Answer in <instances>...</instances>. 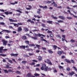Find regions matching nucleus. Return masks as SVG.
Segmentation results:
<instances>
[{"label":"nucleus","instance_id":"obj_40","mask_svg":"<svg viewBox=\"0 0 77 77\" xmlns=\"http://www.w3.org/2000/svg\"><path fill=\"white\" fill-rule=\"evenodd\" d=\"M8 59V61H9V62H10V63H13V62H12V60H9V59Z\"/></svg>","mask_w":77,"mask_h":77},{"label":"nucleus","instance_id":"obj_19","mask_svg":"<svg viewBox=\"0 0 77 77\" xmlns=\"http://www.w3.org/2000/svg\"><path fill=\"white\" fill-rule=\"evenodd\" d=\"M3 71H4V72L6 74H8V73L9 72H8V71L6 69H3Z\"/></svg>","mask_w":77,"mask_h":77},{"label":"nucleus","instance_id":"obj_59","mask_svg":"<svg viewBox=\"0 0 77 77\" xmlns=\"http://www.w3.org/2000/svg\"><path fill=\"white\" fill-rule=\"evenodd\" d=\"M17 24H18V25H23V23H17Z\"/></svg>","mask_w":77,"mask_h":77},{"label":"nucleus","instance_id":"obj_23","mask_svg":"<svg viewBox=\"0 0 77 77\" xmlns=\"http://www.w3.org/2000/svg\"><path fill=\"white\" fill-rule=\"evenodd\" d=\"M32 39H33L34 40H38V38L36 37H32Z\"/></svg>","mask_w":77,"mask_h":77},{"label":"nucleus","instance_id":"obj_21","mask_svg":"<svg viewBox=\"0 0 77 77\" xmlns=\"http://www.w3.org/2000/svg\"><path fill=\"white\" fill-rule=\"evenodd\" d=\"M22 39H27V37L26 35H24L22 36Z\"/></svg>","mask_w":77,"mask_h":77},{"label":"nucleus","instance_id":"obj_63","mask_svg":"<svg viewBox=\"0 0 77 77\" xmlns=\"http://www.w3.org/2000/svg\"><path fill=\"white\" fill-rule=\"evenodd\" d=\"M5 38H6V39H8V38H10V37H9V36H6L5 37Z\"/></svg>","mask_w":77,"mask_h":77},{"label":"nucleus","instance_id":"obj_64","mask_svg":"<svg viewBox=\"0 0 77 77\" xmlns=\"http://www.w3.org/2000/svg\"><path fill=\"white\" fill-rule=\"evenodd\" d=\"M30 21H31V20H30V19H29V20H28L27 21V22H30Z\"/></svg>","mask_w":77,"mask_h":77},{"label":"nucleus","instance_id":"obj_22","mask_svg":"<svg viewBox=\"0 0 77 77\" xmlns=\"http://www.w3.org/2000/svg\"><path fill=\"white\" fill-rule=\"evenodd\" d=\"M36 47L38 48V49H40V47H41V46L38 45H35Z\"/></svg>","mask_w":77,"mask_h":77},{"label":"nucleus","instance_id":"obj_17","mask_svg":"<svg viewBox=\"0 0 77 77\" xmlns=\"http://www.w3.org/2000/svg\"><path fill=\"white\" fill-rule=\"evenodd\" d=\"M20 47L21 48H22L23 49H25V48H26V46H20Z\"/></svg>","mask_w":77,"mask_h":77},{"label":"nucleus","instance_id":"obj_20","mask_svg":"<svg viewBox=\"0 0 77 77\" xmlns=\"http://www.w3.org/2000/svg\"><path fill=\"white\" fill-rule=\"evenodd\" d=\"M38 36L39 37H40V36H44V37H45V35H43V34H41L40 33H38Z\"/></svg>","mask_w":77,"mask_h":77},{"label":"nucleus","instance_id":"obj_44","mask_svg":"<svg viewBox=\"0 0 77 77\" xmlns=\"http://www.w3.org/2000/svg\"><path fill=\"white\" fill-rule=\"evenodd\" d=\"M18 55V54H14V57H17V56Z\"/></svg>","mask_w":77,"mask_h":77},{"label":"nucleus","instance_id":"obj_60","mask_svg":"<svg viewBox=\"0 0 77 77\" xmlns=\"http://www.w3.org/2000/svg\"><path fill=\"white\" fill-rule=\"evenodd\" d=\"M40 51L39 50H37L36 51V53H39Z\"/></svg>","mask_w":77,"mask_h":77},{"label":"nucleus","instance_id":"obj_14","mask_svg":"<svg viewBox=\"0 0 77 77\" xmlns=\"http://www.w3.org/2000/svg\"><path fill=\"white\" fill-rule=\"evenodd\" d=\"M23 30L24 31H25L26 32H28V31L29 30V29H28V28L26 27L24 28Z\"/></svg>","mask_w":77,"mask_h":77},{"label":"nucleus","instance_id":"obj_10","mask_svg":"<svg viewBox=\"0 0 77 77\" xmlns=\"http://www.w3.org/2000/svg\"><path fill=\"white\" fill-rule=\"evenodd\" d=\"M63 53V51H58L57 52V53L58 54H59V55H61Z\"/></svg>","mask_w":77,"mask_h":77},{"label":"nucleus","instance_id":"obj_12","mask_svg":"<svg viewBox=\"0 0 77 77\" xmlns=\"http://www.w3.org/2000/svg\"><path fill=\"white\" fill-rule=\"evenodd\" d=\"M18 32H21L22 31V28H21V27H18L17 30Z\"/></svg>","mask_w":77,"mask_h":77},{"label":"nucleus","instance_id":"obj_51","mask_svg":"<svg viewBox=\"0 0 77 77\" xmlns=\"http://www.w3.org/2000/svg\"><path fill=\"white\" fill-rule=\"evenodd\" d=\"M47 3H48V4H49V3H51V2L50 1H48L46 2Z\"/></svg>","mask_w":77,"mask_h":77},{"label":"nucleus","instance_id":"obj_24","mask_svg":"<svg viewBox=\"0 0 77 77\" xmlns=\"http://www.w3.org/2000/svg\"><path fill=\"white\" fill-rule=\"evenodd\" d=\"M70 42H71V43H73V42H75V40H74L73 39H71L70 41Z\"/></svg>","mask_w":77,"mask_h":77},{"label":"nucleus","instance_id":"obj_48","mask_svg":"<svg viewBox=\"0 0 77 77\" xmlns=\"http://www.w3.org/2000/svg\"><path fill=\"white\" fill-rule=\"evenodd\" d=\"M73 69H74L75 71H77V69L75 67L73 66Z\"/></svg>","mask_w":77,"mask_h":77},{"label":"nucleus","instance_id":"obj_42","mask_svg":"<svg viewBox=\"0 0 77 77\" xmlns=\"http://www.w3.org/2000/svg\"><path fill=\"white\" fill-rule=\"evenodd\" d=\"M16 11L17 12H20V13H22V12L20 11L19 10H17Z\"/></svg>","mask_w":77,"mask_h":77},{"label":"nucleus","instance_id":"obj_38","mask_svg":"<svg viewBox=\"0 0 77 77\" xmlns=\"http://www.w3.org/2000/svg\"><path fill=\"white\" fill-rule=\"evenodd\" d=\"M16 73H17V74H21V72L18 71H17L16 72Z\"/></svg>","mask_w":77,"mask_h":77},{"label":"nucleus","instance_id":"obj_55","mask_svg":"<svg viewBox=\"0 0 77 77\" xmlns=\"http://www.w3.org/2000/svg\"><path fill=\"white\" fill-rule=\"evenodd\" d=\"M43 9H47V6H45V7H43Z\"/></svg>","mask_w":77,"mask_h":77},{"label":"nucleus","instance_id":"obj_49","mask_svg":"<svg viewBox=\"0 0 77 77\" xmlns=\"http://www.w3.org/2000/svg\"><path fill=\"white\" fill-rule=\"evenodd\" d=\"M63 67L61 66H59V68L60 69H61V68H63Z\"/></svg>","mask_w":77,"mask_h":77},{"label":"nucleus","instance_id":"obj_11","mask_svg":"<svg viewBox=\"0 0 77 77\" xmlns=\"http://www.w3.org/2000/svg\"><path fill=\"white\" fill-rule=\"evenodd\" d=\"M42 60V57L41 56H38V60L39 61H41Z\"/></svg>","mask_w":77,"mask_h":77},{"label":"nucleus","instance_id":"obj_8","mask_svg":"<svg viewBox=\"0 0 77 77\" xmlns=\"http://www.w3.org/2000/svg\"><path fill=\"white\" fill-rule=\"evenodd\" d=\"M8 20L10 22H17V20H13L12 19L9 18Z\"/></svg>","mask_w":77,"mask_h":77},{"label":"nucleus","instance_id":"obj_53","mask_svg":"<svg viewBox=\"0 0 77 77\" xmlns=\"http://www.w3.org/2000/svg\"><path fill=\"white\" fill-rule=\"evenodd\" d=\"M66 69L67 71H70V68H67Z\"/></svg>","mask_w":77,"mask_h":77},{"label":"nucleus","instance_id":"obj_30","mask_svg":"<svg viewBox=\"0 0 77 77\" xmlns=\"http://www.w3.org/2000/svg\"><path fill=\"white\" fill-rule=\"evenodd\" d=\"M5 14H6V15H9V11H5Z\"/></svg>","mask_w":77,"mask_h":77},{"label":"nucleus","instance_id":"obj_33","mask_svg":"<svg viewBox=\"0 0 77 77\" xmlns=\"http://www.w3.org/2000/svg\"><path fill=\"white\" fill-rule=\"evenodd\" d=\"M48 52L49 53H53V51H51L50 50H48Z\"/></svg>","mask_w":77,"mask_h":77},{"label":"nucleus","instance_id":"obj_34","mask_svg":"<svg viewBox=\"0 0 77 77\" xmlns=\"http://www.w3.org/2000/svg\"><path fill=\"white\" fill-rule=\"evenodd\" d=\"M57 38H59L60 39H61V38H62V37L60 35H57Z\"/></svg>","mask_w":77,"mask_h":77},{"label":"nucleus","instance_id":"obj_31","mask_svg":"<svg viewBox=\"0 0 77 77\" xmlns=\"http://www.w3.org/2000/svg\"><path fill=\"white\" fill-rule=\"evenodd\" d=\"M25 43L26 44H28V45H29V41H25Z\"/></svg>","mask_w":77,"mask_h":77},{"label":"nucleus","instance_id":"obj_3","mask_svg":"<svg viewBox=\"0 0 77 77\" xmlns=\"http://www.w3.org/2000/svg\"><path fill=\"white\" fill-rule=\"evenodd\" d=\"M44 70L45 71H47V70L50 71L51 70V69L50 68H48V67H46L44 69Z\"/></svg>","mask_w":77,"mask_h":77},{"label":"nucleus","instance_id":"obj_28","mask_svg":"<svg viewBox=\"0 0 77 77\" xmlns=\"http://www.w3.org/2000/svg\"><path fill=\"white\" fill-rule=\"evenodd\" d=\"M55 3L54 2L53 3H52V4H54V6L55 7H57V4H55Z\"/></svg>","mask_w":77,"mask_h":77},{"label":"nucleus","instance_id":"obj_41","mask_svg":"<svg viewBox=\"0 0 77 77\" xmlns=\"http://www.w3.org/2000/svg\"><path fill=\"white\" fill-rule=\"evenodd\" d=\"M0 24L1 25H5V23L3 22H0Z\"/></svg>","mask_w":77,"mask_h":77},{"label":"nucleus","instance_id":"obj_39","mask_svg":"<svg viewBox=\"0 0 77 77\" xmlns=\"http://www.w3.org/2000/svg\"><path fill=\"white\" fill-rule=\"evenodd\" d=\"M58 23H63V20H60L57 21Z\"/></svg>","mask_w":77,"mask_h":77},{"label":"nucleus","instance_id":"obj_57","mask_svg":"<svg viewBox=\"0 0 77 77\" xmlns=\"http://www.w3.org/2000/svg\"><path fill=\"white\" fill-rule=\"evenodd\" d=\"M12 12H9V11H8V14H12Z\"/></svg>","mask_w":77,"mask_h":77},{"label":"nucleus","instance_id":"obj_4","mask_svg":"<svg viewBox=\"0 0 77 77\" xmlns=\"http://www.w3.org/2000/svg\"><path fill=\"white\" fill-rule=\"evenodd\" d=\"M46 61H47V63H48L49 65H52V63L51 62V61L50 60L47 59Z\"/></svg>","mask_w":77,"mask_h":77},{"label":"nucleus","instance_id":"obj_45","mask_svg":"<svg viewBox=\"0 0 77 77\" xmlns=\"http://www.w3.org/2000/svg\"><path fill=\"white\" fill-rule=\"evenodd\" d=\"M47 33H52V32L48 30Z\"/></svg>","mask_w":77,"mask_h":77},{"label":"nucleus","instance_id":"obj_47","mask_svg":"<svg viewBox=\"0 0 77 77\" xmlns=\"http://www.w3.org/2000/svg\"><path fill=\"white\" fill-rule=\"evenodd\" d=\"M32 32H37V31H38V30L37 29H35V30H32Z\"/></svg>","mask_w":77,"mask_h":77},{"label":"nucleus","instance_id":"obj_56","mask_svg":"<svg viewBox=\"0 0 77 77\" xmlns=\"http://www.w3.org/2000/svg\"><path fill=\"white\" fill-rule=\"evenodd\" d=\"M62 37L63 38H64V39H65V35H63L62 36Z\"/></svg>","mask_w":77,"mask_h":77},{"label":"nucleus","instance_id":"obj_1","mask_svg":"<svg viewBox=\"0 0 77 77\" xmlns=\"http://www.w3.org/2000/svg\"><path fill=\"white\" fill-rule=\"evenodd\" d=\"M2 42L3 43V45H5V46H6L7 45V43H8V41H6L4 39L2 40Z\"/></svg>","mask_w":77,"mask_h":77},{"label":"nucleus","instance_id":"obj_27","mask_svg":"<svg viewBox=\"0 0 77 77\" xmlns=\"http://www.w3.org/2000/svg\"><path fill=\"white\" fill-rule=\"evenodd\" d=\"M26 63H27V61H23L21 62V63L23 64H26Z\"/></svg>","mask_w":77,"mask_h":77},{"label":"nucleus","instance_id":"obj_62","mask_svg":"<svg viewBox=\"0 0 77 77\" xmlns=\"http://www.w3.org/2000/svg\"><path fill=\"white\" fill-rule=\"evenodd\" d=\"M11 56H14V54L12 53L11 54H10Z\"/></svg>","mask_w":77,"mask_h":77},{"label":"nucleus","instance_id":"obj_15","mask_svg":"<svg viewBox=\"0 0 77 77\" xmlns=\"http://www.w3.org/2000/svg\"><path fill=\"white\" fill-rule=\"evenodd\" d=\"M32 76V75L30 73H29L26 75V77H31Z\"/></svg>","mask_w":77,"mask_h":77},{"label":"nucleus","instance_id":"obj_61","mask_svg":"<svg viewBox=\"0 0 77 77\" xmlns=\"http://www.w3.org/2000/svg\"><path fill=\"white\" fill-rule=\"evenodd\" d=\"M32 61L33 62H38V61L35 60H32Z\"/></svg>","mask_w":77,"mask_h":77},{"label":"nucleus","instance_id":"obj_25","mask_svg":"<svg viewBox=\"0 0 77 77\" xmlns=\"http://www.w3.org/2000/svg\"><path fill=\"white\" fill-rule=\"evenodd\" d=\"M29 47H34V46H35V44H29Z\"/></svg>","mask_w":77,"mask_h":77},{"label":"nucleus","instance_id":"obj_35","mask_svg":"<svg viewBox=\"0 0 77 77\" xmlns=\"http://www.w3.org/2000/svg\"><path fill=\"white\" fill-rule=\"evenodd\" d=\"M11 24H14V26H16L17 25V24L16 23H10Z\"/></svg>","mask_w":77,"mask_h":77},{"label":"nucleus","instance_id":"obj_6","mask_svg":"<svg viewBox=\"0 0 77 77\" xmlns=\"http://www.w3.org/2000/svg\"><path fill=\"white\" fill-rule=\"evenodd\" d=\"M67 12H68L69 13V14H70L71 15H73V17H75V18H77V17L75 16H74V15L71 13V11H70V10H68Z\"/></svg>","mask_w":77,"mask_h":77},{"label":"nucleus","instance_id":"obj_50","mask_svg":"<svg viewBox=\"0 0 77 77\" xmlns=\"http://www.w3.org/2000/svg\"><path fill=\"white\" fill-rule=\"evenodd\" d=\"M2 56H3V57H5V56H6V54H2Z\"/></svg>","mask_w":77,"mask_h":77},{"label":"nucleus","instance_id":"obj_37","mask_svg":"<svg viewBox=\"0 0 77 77\" xmlns=\"http://www.w3.org/2000/svg\"><path fill=\"white\" fill-rule=\"evenodd\" d=\"M8 72H14V71L10 69L8 70Z\"/></svg>","mask_w":77,"mask_h":77},{"label":"nucleus","instance_id":"obj_18","mask_svg":"<svg viewBox=\"0 0 77 77\" xmlns=\"http://www.w3.org/2000/svg\"><path fill=\"white\" fill-rule=\"evenodd\" d=\"M65 60L66 62H67V63H71V61H70V60H68L66 59H65Z\"/></svg>","mask_w":77,"mask_h":77},{"label":"nucleus","instance_id":"obj_9","mask_svg":"<svg viewBox=\"0 0 77 77\" xmlns=\"http://www.w3.org/2000/svg\"><path fill=\"white\" fill-rule=\"evenodd\" d=\"M59 18H60V19H62V20H65V18L64 17H63V16H59L58 17Z\"/></svg>","mask_w":77,"mask_h":77},{"label":"nucleus","instance_id":"obj_43","mask_svg":"<svg viewBox=\"0 0 77 77\" xmlns=\"http://www.w3.org/2000/svg\"><path fill=\"white\" fill-rule=\"evenodd\" d=\"M30 65H35V62L32 63H30Z\"/></svg>","mask_w":77,"mask_h":77},{"label":"nucleus","instance_id":"obj_7","mask_svg":"<svg viewBox=\"0 0 77 77\" xmlns=\"http://www.w3.org/2000/svg\"><path fill=\"white\" fill-rule=\"evenodd\" d=\"M3 48H4V47L3 46L0 47V53H3V51H2L3 50Z\"/></svg>","mask_w":77,"mask_h":77},{"label":"nucleus","instance_id":"obj_54","mask_svg":"<svg viewBox=\"0 0 77 77\" xmlns=\"http://www.w3.org/2000/svg\"><path fill=\"white\" fill-rule=\"evenodd\" d=\"M6 66L5 67V68H8L9 67V66L8 65H6Z\"/></svg>","mask_w":77,"mask_h":77},{"label":"nucleus","instance_id":"obj_26","mask_svg":"<svg viewBox=\"0 0 77 77\" xmlns=\"http://www.w3.org/2000/svg\"><path fill=\"white\" fill-rule=\"evenodd\" d=\"M53 48L54 50H56V48H57V46L54 45L53 46Z\"/></svg>","mask_w":77,"mask_h":77},{"label":"nucleus","instance_id":"obj_52","mask_svg":"<svg viewBox=\"0 0 77 77\" xmlns=\"http://www.w3.org/2000/svg\"><path fill=\"white\" fill-rule=\"evenodd\" d=\"M42 48L43 50H46V48H45L42 47Z\"/></svg>","mask_w":77,"mask_h":77},{"label":"nucleus","instance_id":"obj_36","mask_svg":"<svg viewBox=\"0 0 77 77\" xmlns=\"http://www.w3.org/2000/svg\"><path fill=\"white\" fill-rule=\"evenodd\" d=\"M66 18H67V19H68V20H71L72 19V17H66Z\"/></svg>","mask_w":77,"mask_h":77},{"label":"nucleus","instance_id":"obj_46","mask_svg":"<svg viewBox=\"0 0 77 77\" xmlns=\"http://www.w3.org/2000/svg\"><path fill=\"white\" fill-rule=\"evenodd\" d=\"M42 26L43 27H46L45 26V25L44 24H42Z\"/></svg>","mask_w":77,"mask_h":77},{"label":"nucleus","instance_id":"obj_58","mask_svg":"<svg viewBox=\"0 0 77 77\" xmlns=\"http://www.w3.org/2000/svg\"><path fill=\"white\" fill-rule=\"evenodd\" d=\"M12 60L15 63H17V62L15 61L14 59H12Z\"/></svg>","mask_w":77,"mask_h":77},{"label":"nucleus","instance_id":"obj_32","mask_svg":"<svg viewBox=\"0 0 77 77\" xmlns=\"http://www.w3.org/2000/svg\"><path fill=\"white\" fill-rule=\"evenodd\" d=\"M35 76V77H37V76H39V74H38V73H35L34 74Z\"/></svg>","mask_w":77,"mask_h":77},{"label":"nucleus","instance_id":"obj_29","mask_svg":"<svg viewBox=\"0 0 77 77\" xmlns=\"http://www.w3.org/2000/svg\"><path fill=\"white\" fill-rule=\"evenodd\" d=\"M47 23H48L49 24H52V23L53 22V21H47Z\"/></svg>","mask_w":77,"mask_h":77},{"label":"nucleus","instance_id":"obj_2","mask_svg":"<svg viewBox=\"0 0 77 77\" xmlns=\"http://www.w3.org/2000/svg\"><path fill=\"white\" fill-rule=\"evenodd\" d=\"M40 40L42 41H45V42H47V43H48V42L45 40V39H44V37H41Z\"/></svg>","mask_w":77,"mask_h":77},{"label":"nucleus","instance_id":"obj_5","mask_svg":"<svg viewBox=\"0 0 77 77\" xmlns=\"http://www.w3.org/2000/svg\"><path fill=\"white\" fill-rule=\"evenodd\" d=\"M46 67V65L45 64H43L42 65V67H41V69L42 70H44V68Z\"/></svg>","mask_w":77,"mask_h":77},{"label":"nucleus","instance_id":"obj_16","mask_svg":"<svg viewBox=\"0 0 77 77\" xmlns=\"http://www.w3.org/2000/svg\"><path fill=\"white\" fill-rule=\"evenodd\" d=\"M51 17L52 18H53L54 19H55V20H57V17H54V15H51Z\"/></svg>","mask_w":77,"mask_h":77},{"label":"nucleus","instance_id":"obj_13","mask_svg":"<svg viewBox=\"0 0 77 77\" xmlns=\"http://www.w3.org/2000/svg\"><path fill=\"white\" fill-rule=\"evenodd\" d=\"M3 32H6L7 33H10L11 32V31H9V30H5V29H4L2 30V31Z\"/></svg>","mask_w":77,"mask_h":77}]
</instances>
